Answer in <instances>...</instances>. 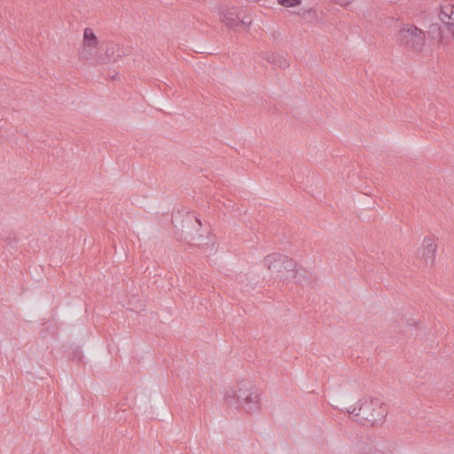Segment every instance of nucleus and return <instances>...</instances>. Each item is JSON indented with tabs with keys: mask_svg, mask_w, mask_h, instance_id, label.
Returning <instances> with one entry per match:
<instances>
[{
	"mask_svg": "<svg viewBox=\"0 0 454 454\" xmlns=\"http://www.w3.org/2000/svg\"><path fill=\"white\" fill-rule=\"evenodd\" d=\"M263 266L270 271L277 286L301 285L306 279V271L295 261L279 253L270 254L263 259Z\"/></svg>",
	"mask_w": 454,
	"mask_h": 454,
	"instance_id": "nucleus-1",
	"label": "nucleus"
},
{
	"mask_svg": "<svg viewBox=\"0 0 454 454\" xmlns=\"http://www.w3.org/2000/svg\"><path fill=\"white\" fill-rule=\"evenodd\" d=\"M261 394L251 380L242 378L226 389L223 401L228 406L254 414L261 411Z\"/></svg>",
	"mask_w": 454,
	"mask_h": 454,
	"instance_id": "nucleus-2",
	"label": "nucleus"
},
{
	"mask_svg": "<svg viewBox=\"0 0 454 454\" xmlns=\"http://www.w3.org/2000/svg\"><path fill=\"white\" fill-rule=\"evenodd\" d=\"M357 404V407L347 409V411L356 422L364 426L373 427L381 424L387 414L384 403L378 398H363Z\"/></svg>",
	"mask_w": 454,
	"mask_h": 454,
	"instance_id": "nucleus-3",
	"label": "nucleus"
},
{
	"mask_svg": "<svg viewBox=\"0 0 454 454\" xmlns=\"http://www.w3.org/2000/svg\"><path fill=\"white\" fill-rule=\"evenodd\" d=\"M100 45L98 37L90 27H86L83 30L82 40L78 51L79 59L82 61L93 65H102L105 59L102 55L98 54Z\"/></svg>",
	"mask_w": 454,
	"mask_h": 454,
	"instance_id": "nucleus-4",
	"label": "nucleus"
},
{
	"mask_svg": "<svg viewBox=\"0 0 454 454\" xmlns=\"http://www.w3.org/2000/svg\"><path fill=\"white\" fill-rule=\"evenodd\" d=\"M396 39L398 43L415 52H420L426 43L425 32L411 24H405L397 32Z\"/></svg>",
	"mask_w": 454,
	"mask_h": 454,
	"instance_id": "nucleus-5",
	"label": "nucleus"
},
{
	"mask_svg": "<svg viewBox=\"0 0 454 454\" xmlns=\"http://www.w3.org/2000/svg\"><path fill=\"white\" fill-rule=\"evenodd\" d=\"M436 250L437 243L434 237H425L416 254V258L419 264L426 267L433 266L435 262Z\"/></svg>",
	"mask_w": 454,
	"mask_h": 454,
	"instance_id": "nucleus-6",
	"label": "nucleus"
},
{
	"mask_svg": "<svg viewBox=\"0 0 454 454\" xmlns=\"http://www.w3.org/2000/svg\"><path fill=\"white\" fill-rule=\"evenodd\" d=\"M439 19L447 29L454 35V4H446L442 5L439 12Z\"/></svg>",
	"mask_w": 454,
	"mask_h": 454,
	"instance_id": "nucleus-7",
	"label": "nucleus"
},
{
	"mask_svg": "<svg viewBox=\"0 0 454 454\" xmlns=\"http://www.w3.org/2000/svg\"><path fill=\"white\" fill-rule=\"evenodd\" d=\"M190 241L192 245L213 249L215 239L207 231H204L203 233H199L198 231L195 233H190Z\"/></svg>",
	"mask_w": 454,
	"mask_h": 454,
	"instance_id": "nucleus-8",
	"label": "nucleus"
},
{
	"mask_svg": "<svg viewBox=\"0 0 454 454\" xmlns=\"http://www.w3.org/2000/svg\"><path fill=\"white\" fill-rule=\"evenodd\" d=\"M239 13L235 8L223 10L221 12V20L229 28L234 31H239Z\"/></svg>",
	"mask_w": 454,
	"mask_h": 454,
	"instance_id": "nucleus-9",
	"label": "nucleus"
},
{
	"mask_svg": "<svg viewBox=\"0 0 454 454\" xmlns=\"http://www.w3.org/2000/svg\"><path fill=\"white\" fill-rule=\"evenodd\" d=\"M122 56L121 49L119 43L110 42L106 44L105 49V56L102 58L105 59V62H115L117 59H121Z\"/></svg>",
	"mask_w": 454,
	"mask_h": 454,
	"instance_id": "nucleus-10",
	"label": "nucleus"
},
{
	"mask_svg": "<svg viewBox=\"0 0 454 454\" xmlns=\"http://www.w3.org/2000/svg\"><path fill=\"white\" fill-rule=\"evenodd\" d=\"M351 454H385L381 450L371 443L361 442L353 446Z\"/></svg>",
	"mask_w": 454,
	"mask_h": 454,
	"instance_id": "nucleus-11",
	"label": "nucleus"
},
{
	"mask_svg": "<svg viewBox=\"0 0 454 454\" xmlns=\"http://www.w3.org/2000/svg\"><path fill=\"white\" fill-rule=\"evenodd\" d=\"M238 20L239 21V28L242 27V26H246V27H248L252 24L253 22V20L250 16H247V15H243V16H240V14L239 15L238 17Z\"/></svg>",
	"mask_w": 454,
	"mask_h": 454,
	"instance_id": "nucleus-12",
	"label": "nucleus"
},
{
	"mask_svg": "<svg viewBox=\"0 0 454 454\" xmlns=\"http://www.w3.org/2000/svg\"><path fill=\"white\" fill-rule=\"evenodd\" d=\"M285 7H294L301 4V0H278Z\"/></svg>",
	"mask_w": 454,
	"mask_h": 454,
	"instance_id": "nucleus-13",
	"label": "nucleus"
},
{
	"mask_svg": "<svg viewBox=\"0 0 454 454\" xmlns=\"http://www.w3.org/2000/svg\"><path fill=\"white\" fill-rule=\"evenodd\" d=\"M275 65L279 66L280 67H285L286 66V61L285 59L278 57V56H272L271 59H269Z\"/></svg>",
	"mask_w": 454,
	"mask_h": 454,
	"instance_id": "nucleus-14",
	"label": "nucleus"
},
{
	"mask_svg": "<svg viewBox=\"0 0 454 454\" xmlns=\"http://www.w3.org/2000/svg\"><path fill=\"white\" fill-rule=\"evenodd\" d=\"M405 321H406L407 325H410V326L420 327L422 325V323L414 317L406 318Z\"/></svg>",
	"mask_w": 454,
	"mask_h": 454,
	"instance_id": "nucleus-15",
	"label": "nucleus"
},
{
	"mask_svg": "<svg viewBox=\"0 0 454 454\" xmlns=\"http://www.w3.org/2000/svg\"><path fill=\"white\" fill-rule=\"evenodd\" d=\"M333 1L340 5L345 6V5H348L354 0H333Z\"/></svg>",
	"mask_w": 454,
	"mask_h": 454,
	"instance_id": "nucleus-16",
	"label": "nucleus"
},
{
	"mask_svg": "<svg viewBox=\"0 0 454 454\" xmlns=\"http://www.w3.org/2000/svg\"><path fill=\"white\" fill-rule=\"evenodd\" d=\"M195 223H196V224H197V226H198V227H200V226H201V222H200V220L196 219V220H195Z\"/></svg>",
	"mask_w": 454,
	"mask_h": 454,
	"instance_id": "nucleus-17",
	"label": "nucleus"
}]
</instances>
